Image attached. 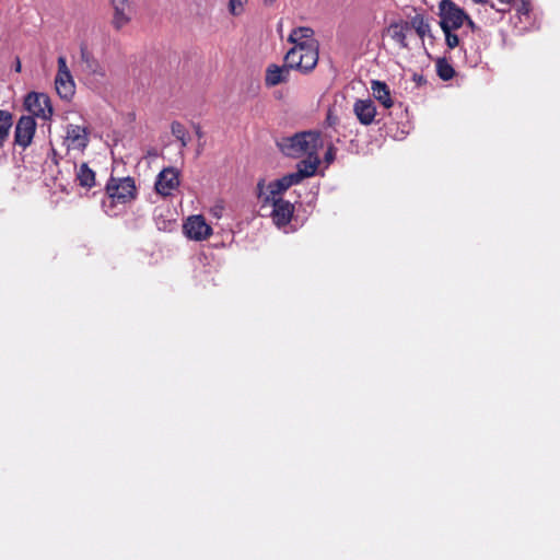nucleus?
<instances>
[{"label": "nucleus", "instance_id": "obj_36", "mask_svg": "<svg viewBox=\"0 0 560 560\" xmlns=\"http://www.w3.org/2000/svg\"><path fill=\"white\" fill-rule=\"evenodd\" d=\"M498 12H504L505 9H497Z\"/></svg>", "mask_w": 560, "mask_h": 560}, {"label": "nucleus", "instance_id": "obj_26", "mask_svg": "<svg viewBox=\"0 0 560 560\" xmlns=\"http://www.w3.org/2000/svg\"><path fill=\"white\" fill-rule=\"evenodd\" d=\"M248 0H229V11L232 15H241Z\"/></svg>", "mask_w": 560, "mask_h": 560}, {"label": "nucleus", "instance_id": "obj_8", "mask_svg": "<svg viewBox=\"0 0 560 560\" xmlns=\"http://www.w3.org/2000/svg\"><path fill=\"white\" fill-rule=\"evenodd\" d=\"M441 28H459L467 18L463 9L456 5L452 0H442L440 2Z\"/></svg>", "mask_w": 560, "mask_h": 560}, {"label": "nucleus", "instance_id": "obj_35", "mask_svg": "<svg viewBox=\"0 0 560 560\" xmlns=\"http://www.w3.org/2000/svg\"><path fill=\"white\" fill-rule=\"evenodd\" d=\"M276 0H264L266 5H271Z\"/></svg>", "mask_w": 560, "mask_h": 560}, {"label": "nucleus", "instance_id": "obj_6", "mask_svg": "<svg viewBox=\"0 0 560 560\" xmlns=\"http://www.w3.org/2000/svg\"><path fill=\"white\" fill-rule=\"evenodd\" d=\"M58 70L55 78V88L60 98L70 101L75 93V83L65 56L57 59Z\"/></svg>", "mask_w": 560, "mask_h": 560}, {"label": "nucleus", "instance_id": "obj_19", "mask_svg": "<svg viewBox=\"0 0 560 560\" xmlns=\"http://www.w3.org/2000/svg\"><path fill=\"white\" fill-rule=\"evenodd\" d=\"M154 222L158 230L163 232H172L177 226V222L171 217L170 211L163 209L155 210Z\"/></svg>", "mask_w": 560, "mask_h": 560}, {"label": "nucleus", "instance_id": "obj_23", "mask_svg": "<svg viewBox=\"0 0 560 560\" xmlns=\"http://www.w3.org/2000/svg\"><path fill=\"white\" fill-rule=\"evenodd\" d=\"M410 28H413L420 38H423L425 35L430 34V24L429 22L420 14L415 15L410 23Z\"/></svg>", "mask_w": 560, "mask_h": 560}, {"label": "nucleus", "instance_id": "obj_22", "mask_svg": "<svg viewBox=\"0 0 560 560\" xmlns=\"http://www.w3.org/2000/svg\"><path fill=\"white\" fill-rule=\"evenodd\" d=\"M81 59L85 63V67L90 73L95 75L104 77L105 71L98 63V61L85 49H81Z\"/></svg>", "mask_w": 560, "mask_h": 560}, {"label": "nucleus", "instance_id": "obj_30", "mask_svg": "<svg viewBox=\"0 0 560 560\" xmlns=\"http://www.w3.org/2000/svg\"><path fill=\"white\" fill-rule=\"evenodd\" d=\"M465 22L467 23V26L472 31H477L478 30V26L476 25V23L467 15V18L465 19Z\"/></svg>", "mask_w": 560, "mask_h": 560}, {"label": "nucleus", "instance_id": "obj_10", "mask_svg": "<svg viewBox=\"0 0 560 560\" xmlns=\"http://www.w3.org/2000/svg\"><path fill=\"white\" fill-rule=\"evenodd\" d=\"M90 142V130L86 126L68 124L66 126L65 144L68 150L83 152Z\"/></svg>", "mask_w": 560, "mask_h": 560}, {"label": "nucleus", "instance_id": "obj_12", "mask_svg": "<svg viewBox=\"0 0 560 560\" xmlns=\"http://www.w3.org/2000/svg\"><path fill=\"white\" fill-rule=\"evenodd\" d=\"M179 185L178 173L173 167L164 168L158 175L155 189L162 196H171Z\"/></svg>", "mask_w": 560, "mask_h": 560}, {"label": "nucleus", "instance_id": "obj_18", "mask_svg": "<svg viewBox=\"0 0 560 560\" xmlns=\"http://www.w3.org/2000/svg\"><path fill=\"white\" fill-rule=\"evenodd\" d=\"M371 90L373 92L374 97L385 107L390 108L393 106V101L390 97V92L385 82H381L377 80L372 81Z\"/></svg>", "mask_w": 560, "mask_h": 560}, {"label": "nucleus", "instance_id": "obj_7", "mask_svg": "<svg viewBox=\"0 0 560 560\" xmlns=\"http://www.w3.org/2000/svg\"><path fill=\"white\" fill-rule=\"evenodd\" d=\"M24 106L34 118L50 120L54 114L51 101L45 93L30 92L24 98Z\"/></svg>", "mask_w": 560, "mask_h": 560}, {"label": "nucleus", "instance_id": "obj_21", "mask_svg": "<svg viewBox=\"0 0 560 560\" xmlns=\"http://www.w3.org/2000/svg\"><path fill=\"white\" fill-rule=\"evenodd\" d=\"M13 126V115L7 109H0V148L7 142Z\"/></svg>", "mask_w": 560, "mask_h": 560}, {"label": "nucleus", "instance_id": "obj_27", "mask_svg": "<svg viewBox=\"0 0 560 560\" xmlns=\"http://www.w3.org/2000/svg\"><path fill=\"white\" fill-rule=\"evenodd\" d=\"M452 30L453 28H442V31L444 32L445 34V40H446V45L448 46V48L453 49L455 47L458 46L459 44V38L456 34H453L452 33Z\"/></svg>", "mask_w": 560, "mask_h": 560}, {"label": "nucleus", "instance_id": "obj_1", "mask_svg": "<svg viewBox=\"0 0 560 560\" xmlns=\"http://www.w3.org/2000/svg\"><path fill=\"white\" fill-rule=\"evenodd\" d=\"M257 197L261 202V208L272 207L270 217L278 228L287 226L294 212V206L289 200H284L282 195L285 190H279L273 186V180L266 184L265 179H259L256 186Z\"/></svg>", "mask_w": 560, "mask_h": 560}, {"label": "nucleus", "instance_id": "obj_31", "mask_svg": "<svg viewBox=\"0 0 560 560\" xmlns=\"http://www.w3.org/2000/svg\"><path fill=\"white\" fill-rule=\"evenodd\" d=\"M14 70L16 72H20L21 71V61H20V58H16L15 59V67H14Z\"/></svg>", "mask_w": 560, "mask_h": 560}, {"label": "nucleus", "instance_id": "obj_33", "mask_svg": "<svg viewBox=\"0 0 560 560\" xmlns=\"http://www.w3.org/2000/svg\"><path fill=\"white\" fill-rule=\"evenodd\" d=\"M501 4H511L513 0H498Z\"/></svg>", "mask_w": 560, "mask_h": 560}, {"label": "nucleus", "instance_id": "obj_11", "mask_svg": "<svg viewBox=\"0 0 560 560\" xmlns=\"http://www.w3.org/2000/svg\"><path fill=\"white\" fill-rule=\"evenodd\" d=\"M185 235L194 241L207 240L212 234L211 226L206 222V219L200 215H191L187 218L184 225Z\"/></svg>", "mask_w": 560, "mask_h": 560}, {"label": "nucleus", "instance_id": "obj_3", "mask_svg": "<svg viewBox=\"0 0 560 560\" xmlns=\"http://www.w3.org/2000/svg\"><path fill=\"white\" fill-rule=\"evenodd\" d=\"M323 144L322 133L316 130L296 132L278 142L280 151L291 158L316 154Z\"/></svg>", "mask_w": 560, "mask_h": 560}, {"label": "nucleus", "instance_id": "obj_15", "mask_svg": "<svg viewBox=\"0 0 560 560\" xmlns=\"http://www.w3.org/2000/svg\"><path fill=\"white\" fill-rule=\"evenodd\" d=\"M288 40L294 44V46H306L313 44L318 50V44L314 38V31L311 27L301 26L292 30Z\"/></svg>", "mask_w": 560, "mask_h": 560}, {"label": "nucleus", "instance_id": "obj_4", "mask_svg": "<svg viewBox=\"0 0 560 560\" xmlns=\"http://www.w3.org/2000/svg\"><path fill=\"white\" fill-rule=\"evenodd\" d=\"M306 156V159L301 160L296 164L295 172L287 174L281 178L275 179L273 186L279 190H288L290 187L300 184L303 179L315 175L320 164L318 153Z\"/></svg>", "mask_w": 560, "mask_h": 560}, {"label": "nucleus", "instance_id": "obj_17", "mask_svg": "<svg viewBox=\"0 0 560 560\" xmlns=\"http://www.w3.org/2000/svg\"><path fill=\"white\" fill-rule=\"evenodd\" d=\"M410 31L408 22H394L388 27V33L393 40H395L401 48H407V33Z\"/></svg>", "mask_w": 560, "mask_h": 560}, {"label": "nucleus", "instance_id": "obj_34", "mask_svg": "<svg viewBox=\"0 0 560 560\" xmlns=\"http://www.w3.org/2000/svg\"><path fill=\"white\" fill-rule=\"evenodd\" d=\"M474 2L479 4H486L489 2V0H474Z\"/></svg>", "mask_w": 560, "mask_h": 560}, {"label": "nucleus", "instance_id": "obj_29", "mask_svg": "<svg viewBox=\"0 0 560 560\" xmlns=\"http://www.w3.org/2000/svg\"><path fill=\"white\" fill-rule=\"evenodd\" d=\"M521 5L517 8V12L522 15H528L530 12V2L529 0H521Z\"/></svg>", "mask_w": 560, "mask_h": 560}, {"label": "nucleus", "instance_id": "obj_5", "mask_svg": "<svg viewBox=\"0 0 560 560\" xmlns=\"http://www.w3.org/2000/svg\"><path fill=\"white\" fill-rule=\"evenodd\" d=\"M318 61V50L311 44L306 46H293L284 56V65L301 72H310Z\"/></svg>", "mask_w": 560, "mask_h": 560}, {"label": "nucleus", "instance_id": "obj_32", "mask_svg": "<svg viewBox=\"0 0 560 560\" xmlns=\"http://www.w3.org/2000/svg\"><path fill=\"white\" fill-rule=\"evenodd\" d=\"M196 135L198 136V138L202 137V131H201L200 126H196Z\"/></svg>", "mask_w": 560, "mask_h": 560}, {"label": "nucleus", "instance_id": "obj_16", "mask_svg": "<svg viewBox=\"0 0 560 560\" xmlns=\"http://www.w3.org/2000/svg\"><path fill=\"white\" fill-rule=\"evenodd\" d=\"M290 70L285 65L279 67L277 65H270L266 70V85L276 86L282 82L289 80Z\"/></svg>", "mask_w": 560, "mask_h": 560}, {"label": "nucleus", "instance_id": "obj_24", "mask_svg": "<svg viewBox=\"0 0 560 560\" xmlns=\"http://www.w3.org/2000/svg\"><path fill=\"white\" fill-rule=\"evenodd\" d=\"M436 72H438V75L440 77V79H442L443 81L451 80L455 74V70L452 67V65H450L443 58H440L436 61Z\"/></svg>", "mask_w": 560, "mask_h": 560}, {"label": "nucleus", "instance_id": "obj_20", "mask_svg": "<svg viewBox=\"0 0 560 560\" xmlns=\"http://www.w3.org/2000/svg\"><path fill=\"white\" fill-rule=\"evenodd\" d=\"M75 178L81 187L92 188L95 185V173L88 163H82L78 167Z\"/></svg>", "mask_w": 560, "mask_h": 560}, {"label": "nucleus", "instance_id": "obj_25", "mask_svg": "<svg viewBox=\"0 0 560 560\" xmlns=\"http://www.w3.org/2000/svg\"><path fill=\"white\" fill-rule=\"evenodd\" d=\"M172 135L180 142L182 148L188 144L187 130L183 124L173 121L171 125Z\"/></svg>", "mask_w": 560, "mask_h": 560}, {"label": "nucleus", "instance_id": "obj_9", "mask_svg": "<svg viewBox=\"0 0 560 560\" xmlns=\"http://www.w3.org/2000/svg\"><path fill=\"white\" fill-rule=\"evenodd\" d=\"M36 127L33 116L22 115L14 127V144L22 150L27 149L33 142Z\"/></svg>", "mask_w": 560, "mask_h": 560}, {"label": "nucleus", "instance_id": "obj_28", "mask_svg": "<svg viewBox=\"0 0 560 560\" xmlns=\"http://www.w3.org/2000/svg\"><path fill=\"white\" fill-rule=\"evenodd\" d=\"M336 151H337V149L332 144L328 145V148H327V150L325 152V155H324V161H325L326 164L329 165V164H331L335 161V159H336Z\"/></svg>", "mask_w": 560, "mask_h": 560}, {"label": "nucleus", "instance_id": "obj_14", "mask_svg": "<svg viewBox=\"0 0 560 560\" xmlns=\"http://www.w3.org/2000/svg\"><path fill=\"white\" fill-rule=\"evenodd\" d=\"M109 2L114 10L112 24L117 31H119L124 26H126L131 20L129 14V1L109 0Z\"/></svg>", "mask_w": 560, "mask_h": 560}, {"label": "nucleus", "instance_id": "obj_2", "mask_svg": "<svg viewBox=\"0 0 560 560\" xmlns=\"http://www.w3.org/2000/svg\"><path fill=\"white\" fill-rule=\"evenodd\" d=\"M135 195L136 186L132 178H110L106 185V197L102 201V207L109 217H116L124 211Z\"/></svg>", "mask_w": 560, "mask_h": 560}, {"label": "nucleus", "instance_id": "obj_13", "mask_svg": "<svg viewBox=\"0 0 560 560\" xmlns=\"http://www.w3.org/2000/svg\"><path fill=\"white\" fill-rule=\"evenodd\" d=\"M353 112L362 125L369 126L374 121L376 107L374 102L370 98L357 100L353 105Z\"/></svg>", "mask_w": 560, "mask_h": 560}]
</instances>
